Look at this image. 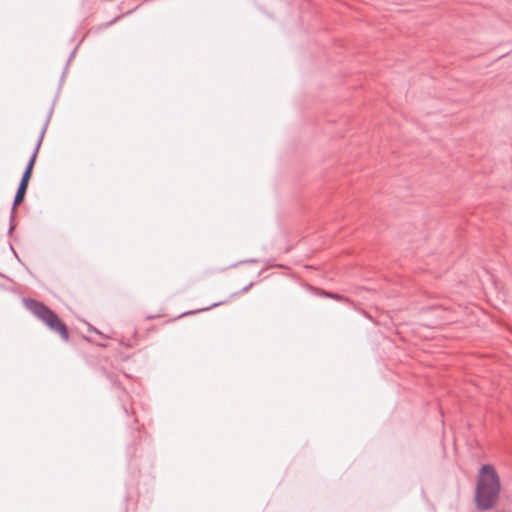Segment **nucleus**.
Segmentation results:
<instances>
[{
	"label": "nucleus",
	"mask_w": 512,
	"mask_h": 512,
	"mask_svg": "<svg viewBox=\"0 0 512 512\" xmlns=\"http://www.w3.org/2000/svg\"><path fill=\"white\" fill-rule=\"evenodd\" d=\"M51 113L52 111H50L49 115L47 116L46 118V121L42 127V130L40 132V135H39V138H38V141L36 143V146H35V149L32 153V155L30 156L28 162H27V165H26V169H29V170H33V167L35 165V162H36V158H37V154L39 152V149H40V146H41V143L43 141V138H44V135H45V132H46V129L48 127V124H49V121H50V117H51Z\"/></svg>",
	"instance_id": "obj_4"
},
{
	"label": "nucleus",
	"mask_w": 512,
	"mask_h": 512,
	"mask_svg": "<svg viewBox=\"0 0 512 512\" xmlns=\"http://www.w3.org/2000/svg\"><path fill=\"white\" fill-rule=\"evenodd\" d=\"M252 286V283L242 289L243 292L247 291Z\"/></svg>",
	"instance_id": "obj_8"
},
{
	"label": "nucleus",
	"mask_w": 512,
	"mask_h": 512,
	"mask_svg": "<svg viewBox=\"0 0 512 512\" xmlns=\"http://www.w3.org/2000/svg\"><path fill=\"white\" fill-rule=\"evenodd\" d=\"M500 478L496 470L489 464L480 468L475 491V502L478 510L486 511L493 507L500 493Z\"/></svg>",
	"instance_id": "obj_1"
},
{
	"label": "nucleus",
	"mask_w": 512,
	"mask_h": 512,
	"mask_svg": "<svg viewBox=\"0 0 512 512\" xmlns=\"http://www.w3.org/2000/svg\"><path fill=\"white\" fill-rule=\"evenodd\" d=\"M23 303L37 319L45 324L50 331L58 334L65 342L69 341V331L67 325L58 317V315L43 302L32 298H24Z\"/></svg>",
	"instance_id": "obj_2"
},
{
	"label": "nucleus",
	"mask_w": 512,
	"mask_h": 512,
	"mask_svg": "<svg viewBox=\"0 0 512 512\" xmlns=\"http://www.w3.org/2000/svg\"><path fill=\"white\" fill-rule=\"evenodd\" d=\"M78 48V45H76L74 47V49L72 50V52L70 53V56L68 58V61H67V64H66V68L68 67V65L70 64V62L72 61L73 57L75 56V53H76V50Z\"/></svg>",
	"instance_id": "obj_7"
},
{
	"label": "nucleus",
	"mask_w": 512,
	"mask_h": 512,
	"mask_svg": "<svg viewBox=\"0 0 512 512\" xmlns=\"http://www.w3.org/2000/svg\"><path fill=\"white\" fill-rule=\"evenodd\" d=\"M27 188H28L27 183L19 182L18 188L16 190V194L14 196L11 212H10V225H9V230H8L9 234H11L15 228L14 220H15V215H16V208L23 202Z\"/></svg>",
	"instance_id": "obj_3"
},
{
	"label": "nucleus",
	"mask_w": 512,
	"mask_h": 512,
	"mask_svg": "<svg viewBox=\"0 0 512 512\" xmlns=\"http://www.w3.org/2000/svg\"><path fill=\"white\" fill-rule=\"evenodd\" d=\"M32 171L33 170H29V169L25 168V170H24V172L22 174L20 182L29 184V180H30V178L32 176Z\"/></svg>",
	"instance_id": "obj_5"
},
{
	"label": "nucleus",
	"mask_w": 512,
	"mask_h": 512,
	"mask_svg": "<svg viewBox=\"0 0 512 512\" xmlns=\"http://www.w3.org/2000/svg\"><path fill=\"white\" fill-rule=\"evenodd\" d=\"M324 294H325V296L332 298V299H336V300L343 299V297L340 296L339 294H335V293H331V292H325Z\"/></svg>",
	"instance_id": "obj_6"
}]
</instances>
